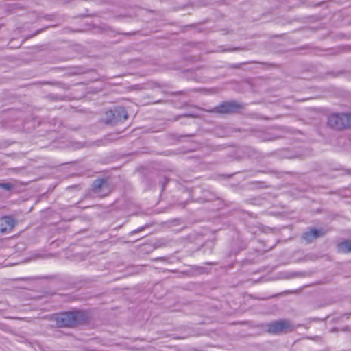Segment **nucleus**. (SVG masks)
I'll list each match as a JSON object with an SVG mask.
<instances>
[{"instance_id":"4","label":"nucleus","mask_w":351,"mask_h":351,"mask_svg":"<svg viewBox=\"0 0 351 351\" xmlns=\"http://www.w3.org/2000/svg\"><path fill=\"white\" fill-rule=\"evenodd\" d=\"M93 191L101 197H104L111 192L112 187L106 180L97 179L93 183Z\"/></svg>"},{"instance_id":"8","label":"nucleus","mask_w":351,"mask_h":351,"mask_svg":"<svg viewBox=\"0 0 351 351\" xmlns=\"http://www.w3.org/2000/svg\"><path fill=\"white\" fill-rule=\"evenodd\" d=\"M113 115V122L124 121L128 119V112L123 107H119L114 110L112 112H110Z\"/></svg>"},{"instance_id":"3","label":"nucleus","mask_w":351,"mask_h":351,"mask_svg":"<svg viewBox=\"0 0 351 351\" xmlns=\"http://www.w3.org/2000/svg\"><path fill=\"white\" fill-rule=\"evenodd\" d=\"M267 330L271 334H282L291 332L294 330L293 326L287 319H279L266 324Z\"/></svg>"},{"instance_id":"2","label":"nucleus","mask_w":351,"mask_h":351,"mask_svg":"<svg viewBox=\"0 0 351 351\" xmlns=\"http://www.w3.org/2000/svg\"><path fill=\"white\" fill-rule=\"evenodd\" d=\"M328 125L335 130H340L351 127V114H332L328 117Z\"/></svg>"},{"instance_id":"7","label":"nucleus","mask_w":351,"mask_h":351,"mask_svg":"<svg viewBox=\"0 0 351 351\" xmlns=\"http://www.w3.org/2000/svg\"><path fill=\"white\" fill-rule=\"evenodd\" d=\"M324 234V232L322 229H311L308 232H304L302 234V238L306 240L307 242L310 243L313 239H315L322 235Z\"/></svg>"},{"instance_id":"9","label":"nucleus","mask_w":351,"mask_h":351,"mask_svg":"<svg viewBox=\"0 0 351 351\" xmlns=\"http://www.w3.org/2000/svg\"><path fill=\"white\" fill-rule=\"evenodd\" d=\"M339 252L348 253L351 252V240H345L337 245Z\"/></svg>"},{"instance_id":"6","label":"nucleus","mask_w":351,"mask_h":351,"mask_svg":"<svg viewBox=\"0 0 351 351\" xmlns=\"http://www.w3.org/2000/svg\"><path fill=\"white\" fill-rule=\"evenodd\" d=\"M15 225L14 219L10 216H3L0 219V232L5 233L12 230Z\"/></svg>"},{"instance_id":"1","label":"nucleus","mask_w":351,"mask_h":351,"mask_svg":"<svg viewBox=\"0 0 351 351\" xmlns=\"http://www.w3.org/2000/svg\"><path fill=\"white\" fill-rule=\"evenodd\" d=\"M86 319V314L80 311L64 312L55 316L56 324L60 328L75 327Z\"/></svg>"},{"instance_id":"5","label":"nucleus","mask_w":351,"mask_h":351,"mask_svg":"<svg viewBox=\"0 0 351 351\" xmlns=\"http://www.w3.org/2000/svg\"><path fill=\"white\" fill-rule=\"evenodd\" d=\"M241 108V106L235 101H227L216 106L213 111L221 114H228L235 112Z\"/></svg>"},{"instance_id":"10","label":"nucleus","mask_w":351,"mask_h":351,"mask_svg":"<svg viewBox=\"0 0 351 351\" xmlns=\"http://www.w3.org/2000/svg\"><path fill=\"white\" fill-rule=\"evenodd\" d=\"M13 187V185L11 183H0V188L3 189L6 191L10 190Z\"/></svg>"}]
</instances>
